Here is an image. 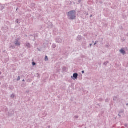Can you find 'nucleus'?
<instances>
[{
    "label": "nucleus",
    "mask_w": 128,
    "mask_h": 128,
    "mask_svg": "<svg viewBox=\"0 0 128 128\" xmlns=\"http://www.w3.org/2000/svg\"><path fill=\"white\" fill-rule=\"evenodd\" d=\"M68 16L70 17V20H74L76 18V11H71L68 13Z\"/></svg>",
    "instance_id": "1"
},
{
    "label": "nucleus",
    "mask_w": 128,
    "mask_h": 128,
    "mask_svg": "<svg viewBox=\"0 0 128 128\" xmlns=\"http://www.w3.org/2000/svg\"><path fill=\"white\" fill-rule=\"evenodd\" d=\"M78 74L75 73L74 74L73 78H75V80H76L78 78Z\"/></svg>",
    "instance_id": "2"
},
{
    "label": "nucleus",
    "mask_w": 128,
    "mask_h": 128,
    "mask_svg": "<svg viewBox=\"0 0 128 128\" xmlns=\"http://www.w3.org/2000/svg\"><path fill=\"white\" fill-rule=\"evenodd\" d=\"M120 53L122 54H126V52L123 49L120 50Z\"/></svg>",
    "instance_id": "3"
},
{
    "label": "nucleus",
    "mask_w": 128,
    "mask_h": 128,
    "mask_svg": "<svg viewBox=\"0 0 128 128\" xmlns=\"http://www.w3.org/2000/svg\"><path fill=\"white\" fill-rule=\"evenodd\" d=\"M16 46H20V42H16Z\"/></svg>",
    "instance_id": "4"
},
{
    "label": "nucleus",
    "mask_w": 128,
    "mask_h": 128,
    "mask_svg": "<svg viewBox=\"0 0 128 128\" xmlns=\"http://www.w3.org/2000/svg\"><path fill=\"white\" fill-rule=\"evenodd\" d=\"M48 60V56H46L45 60Z\"/></svg>",
    "instance_id": "5"
},
{
    "label": "nucleus",
    "mask_w": 128,
    "mask_h": 128,
    "mask_svg": "<svg viewBox=\"0 0 128 128\" xmlns=\"http://www.w3.org/2000/svg\"><path fill=\"white\" fill-rule=\"evenodd\" d=\"M11 98H14V94H12L11 96Z\"/></svg>",
    "instance_id": "6"
},
{
    "label": "nucleus",
    "mask_w": 128,
    "mask_h": 128,
    "mask_svg": "<svg viewBox=\"0 0 128 128\" xmlns=\"http://www.w3.org/2000/svg\"><path fill=\"white\" fill-rule=\"evenodd\" d=\"M32 66H36V63L34 62H32Z\"/></svg>",
    "instance_id": "7"
},
{
    "label": "nucleus",
    "mask_w": 128,
    "mask_h": 128,
    "mask_svg": "<svg viewBox=\"0 0 128 128\" xmlns=\"http://www.w3.org/2000/svg\"><path fill=\"white\" fill-rule=\"evenodd\" d=\"M20 80V77L18 76V80Z\"/></svg>",
    "instance_id": "8"
},
{
    "label": "nucleus",
    "mask_w": 128,
    "mask_h": 128,
    "mask_svg": "<svg viewBox=\"0 0 128 128\" xmlns=\"http://www.w3.org/2000/svg\"><path fill=\"white\" fill-rule=\"evenodd\" d=\"M16 22H17V24H18V20H17Z\"/></svg>",
    "instance_id": "9"
},
{
    "label": "nucleus",
    "mask_w": 128,
    "mask_h": 128,
    "mask_svg": "<svg viewBox=\"0 0 128 128\" xmlns=\"http://www.w3.org/2000/svg\"><path fill=\"white\" fill-rule=\"evenodd\" d=\"M82 74H84V71H82Z\"/></svg>",
    "instance_id": "10"
},
{
    "label": "nucleus",
    "mask_w": 128,
    "mask_h": 128,
    "mask_svg": "<svg viewBox=\"0 0 128 128\" xmlns=\"http://www.w3.org/2000/svg\"><path fill=\"white\" fill-rule=\"evenodd\" d=\"M74 77L72 76V78Z\"/></svg>",
    "instance_id": "11"
},
{
    "label": "nucleus",
    "mask_w": 128,
    "mask_h": 128,
    "mask_svg": "<svg viewBox=\"0 0 128 128\" xmlns=\"http://www.w3.org/2000/svg\"><path fill=\"white\" fill-rule=\"evenodd\" d=\"M23 82H24V80H23Z\"/></svg>",
    "instance_id": "12"
},
{
    "label": "nucleus",
    "mask_w": 128,
    "mask_h": 128,
    "mask_svg": "<svg viewBox=\"0 0 128 128\" xmlns=\"http://www.w3.org/2000/svg\"><path fill=\"white\" fill-rule=\"evenodd\" d=\"M90 46H92V44H90Z\"/></svg>",
    "instance_id": "13"
},
{
    "label": "nucleus",
    "mask_w": 128,
    "mask_h": 128,
    "mask_svg": "<svg viewBox=\"0 0 128 128\" xmlns=\"http://www.w3.org/2000/svg\"><path fill=\"white\" fill-rule=\"evenodd\" d=\"M1 74V72H0V74Z\"/></svg>",
    "instance_id": "14"
}]
</instances>
